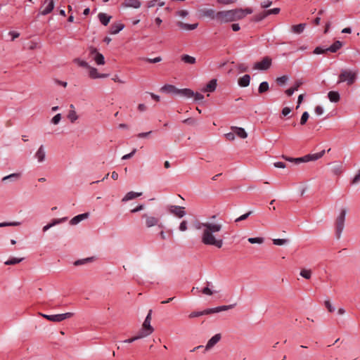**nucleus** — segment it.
Wrapping results in <instances>:
<instances>
[{
    "mask_svg": "<svg viewBox=\"0 0 360 360\" xmlns=\"http://www.w3.org/2000/svg\"><path fill=\"white\" fill-rule=\"evenodd\" d=\"M195 227L202 230L201 242L205 245L221 248L224 244V238L218 234L222 229V224L219 223L196 222Z\"/></svg>",
    "mask_w": 360,
    "mask_h": 360,
    "instance_id": "1",
    "label": "nucleus"
},
{
    "mask_svg": "<svg viewBox=\"0 0 360 360\" xmlns=\"http://www.w3.org/2000/svg\"><path fill=\"white\" fill-rule=\"evenodd\" d=\"M243 15L242 8H236L225 11H219L216 14V17L225 22H231L242 19Z\"/></svg>",
    "mask_w": 360,
    "mask_h": 360,
    "instance_id": "2",
    "label": "nucleus"
},
{
    "mask_svg": "<svg viewBox=\"0 0 360 360\" xmlns=\"http://www.w3.org/2000/svg\"><path fill=\"white\" fill-rule=\"evenodd\" d=\"M357 77V71L348 69H342L338 77V84L347 82V85L353 84Z\"/></svg>",
    "mask_w": 360,
    "mask_h": 360,
    "instance_id": "3",
    "label": "nucleus"
},
{
    "mask_svg": "<svg viewBox=\"0 0 360 360\" xmlns=\"http://www.w3.org/2000/svg\"><path fill=\"white\" fill-rule=\"evenodd\" d=\"M347 210L345 208H342L337 217L335 222V236L337 239H340L341 237L342 232L345 227V221L346 216Z\"/></svg>",
    "mask_w": 360,
    "mask_h": 360,
    "instance_id": "4",
    "label": "nucleus"
},
{
    "mask_svg": "<svg viewBox=\"0 0 360 360\" xmlns=\"http://www.w3.org/2000/svg\"><path fill=\"white\" fill-rule=\"evenodd\" d=\"M152 309H150L139 332L146 338L153 333L154 328L150 325Z\"/></svg>",
    "mask_w": 360,
    "mask_h": 360,
    "instance_id": "5",
    "label": "nucleus"
},
{
    "mask_svg": "<svg viewBox=\"0 0 360 360\" xmlns=\"http://www.w3.org/2000/svg\"><path fill=\"white\" fill-rule=\"evenodd\" d=\"M39 315L46 319L53 322H61L65 319H70L73 316L74 314L72 312H67L65 314H55V315H47L39 313Z\"/></svg>",
    "mask_w": 360,
    "mask_h": 360,
    "instance_id": "6",
    "label": "nucleus"
},
{
    "mask_svg": "<svg viewBox=\"0 0 360 360\" xmlns=\"http://www.w3.org/2000/svg\"><path fill=\"white\" fill-rule=\"evenodd\" d=\"M142 218L145 219V225L147 228H150L155 226H158L160 229H163L164 227L158 217L144 214L142 215Z\"/></svg>",
    "mask_w": 360,
    "mask_h": 360,
    "instance_id": "7",
    "label": "nucleus"
},
{
    "mask_svg": "<svg viewBox=\"0 0 360 360\" xmlns=\"http://www.w3.org/2000/svg\"><path fill=\"white\" fill-rule=\"evenodd\" d=\"M89 56L96 62V63L98 65L105 64V58L103 54L100 53L98 50L93 47L90 46L89 48Z\"/></svg>",
    "mask_w": 360,
    "mask_h": 360,
    "instance_id": "8",
    "label": "nucleus"
},
{
    "mask_svg": "<svg viewBox=\"0 0 360 360\" xmlns=\"http://www.w3.org/2000/svg\"><path fill=\"white\" fill-rule=\"evenodd\" d=\"M167 211L178 218H182L186 215L185 207L179 205H169L167 207Z\"/></svg>",
    "mask_w": 360,
    "mask_h": 360,
    "instance_id": "9",
    "label": "nucleus"
},
{
    "mask_svg": "<svg viewBox=\"0 0 360 360\" xmlns=\"http://www.w3.org/2000/svg\"><path fill=\"white\" fill-rule=\"evenodd\" d=\"M54 1L53 0H44L43 5L40 8L39 14L46 15L50 13L54 8Z\"/></svg>",
    "mask_w": 360,
    "mask_h": 360,
    "instance_id": "10",
    "label": "nucleus"
},
{
    "mask_svg": "<svg viewBox=\"0 0 360 360\" xmlns=\"http://www.w3.org/2000/svg\"><path fill=\"white\" fill-rule=\"evenodd\" d=\"M271 65V58L266 56L264 57L260 62H257L254 65V69L266 70L270 68Z\"/></svg>",
    "mask_w": 360,
    "mask_h": 360,
    "instance_id": "11",
    "label": "nucleus"
},
{
    "mask_svg": "<svg viewBox=\"0 0 360 360\" xmlns=\"http://www.w3.org/2000/svg\"><path fill=\"white\" fill-rule=\"evenodd\" d=\"M221 335L219 333L214 335L213 337H212L207 342L205 348V352L210 350L211 348H212L220 340H221Z\"/></svg>",
    "mask_w": 360,
    "mask_h": 360,
    "instance_id": "12",
    "label": "nucleus"
},
{
    "mask_svg": "<svg viewBox=\"0 0 360 360\" xmlns=\"http://www.w3.org/2000/svg\"><path fill=\"white\" fill-rule=\"evenodd\" d=\"M122 5L126 8H139L141 6V3L139 0H124Z\"/></svg>",
    "mask_w": 360,
    "mask_h": 360,
    "instance_id": "13",
    "label": "nucleus"
},
{
    "mask_svg": "<svg viewBox=\"0 0 360 360\" xmlns=\"http://www.w3.org/2000/svg\"><path fill=\"white\" fill-rule=\"evenodd\" d=\"M176 25L181 30H193L198 27V23L188 24V23H185V22L179 21L176 22Z\"/></svg>",
    "mask_w": 360,
    "mask_h": 360,
    "instance_id": "14",
    "label": "nucleus"
},
{
    "mask_svg": "<svg viewBox=\"0 0 360 360\" xmlns=\"http://www.w3.org/2000/svg\"><path fill=\"white\" fill-rule=\"evenodd\" d=\"M34 156L37 159L39 162H42L45 160L46 152H45L44 146L43 145L40 146V147L36 152Z\"/></svg>",
    "mask_w": 360,
    "mask_h": 360,
    "instance_id": "15",
    "label": "nucleus"
},
{
    "mask_svg": "<svg viewBox=\"0 0 360 360\" xmlns=\"http://www.w3.org/2000/svg\"><path fill=\"white\" fill-rule=\"evenodd\" d=\"M325 153H326L325 150H323L321 152L317 153L308 154V155H305V159L307 160V162L315 161V160H317L319 158H322L324 155Z\"/></svg>",
    "mask_w": 360,
    "mask_h": 360,
    "instance_id": "16",
    "label": "nucleus"
},
{
    "mask_svg": "<svg viewBox=\"0 0 360 360\" xmlns=\"http://www.w3.org/2000/svg\"><path fill=\"white\" fill-rule=\"evenodd\" d=\"M217 88V79H211L208 84L202 89L204 92H213Z\"/></svg>",
    "mask_w": 360,
    "mask_h": 360,
    "instance_id": "17",
    "label": "nucleus"
},
{
    "mask_svg": "<svg viewBox=\"0 0 360 360\" xmlns=\"http://www.w3.org/2000/svg\"><path fill=\"white\" fill-rule=\"evenodd\" d=\"M89 77L92 79H98V78H104L107 77L108 75L106 74H100L98 72V70L95 68L89 67Z\"/></svg>",
    "mask_w": 360,
    "mask_h": 360,
    "instance_id": "18",
    "label": "nucleus"
},
{
    "mask_svg": "<svg viewBox=\"0 0 360 360\" xmlns=\"http://www.w3.org/2000/svg\"><path fill=\"white\" fill-rule=\"evenodd\" d=\"M235 305H236V304H230V305H223V306H219V307H214V308H211L209 309H210V314H211L218 313V312H220L222 311L231 309L233 308Z\"/></svg>",
    "mask_w": 360,
    "mask_h": 360,
    "instance_id": "19",
    "label": "nucleus"
},
{
    "mask_svg": "<svg viewBox=\"0 0 360 360\" xmlns=\"http://www.w3.org/2000/svg\"><path fill=\"white\" fill-rule=\"evenodd\" d=\"M141 195H142V193L141 192L130 191V192H128L124 195V197L122 199V202H127V201L133 200V199H134L136 198L140 197Z\"/></svg>",
    "mask_w": 360,
    "mask_h": 360,
    "instance_id": "20",
    "label": "nucleus"
},
{
    "mask_svg": "<svg viewBox=\"0 0 360 360\" xmlns=\"http://www.w3.org/2000/svg\"><path fill=\"white\" fill-rule=\"evenodd\" d=\"M89 217V213H83L74 217L70 221L71 225H76L81 221L86 219Z\"/></svg>",
    "mask_w": 360,
    "mask_h": 360,
    "instance_id": "21",
    "label": "nucleus"
},
{
    "mask_svg": "<svg viewBox=\"0 0 360 360\" xmlns=\"http://www.w3.org/2000/svg\"><path fill=\"white\" fill-rule=\"evenodd\" d=\"M124 27V25L122 23H114L110 26V33L111 34H116L122 30Z\"/></svg>",
    "mask_w": 360,
    "mask_h": 360,
    "instance_id": "22",
    "label": "nucleus"
},
{
    "mask_svg": "<svg viewBox=\"0 0 360 360\" xmlns=\"http://www.w3.org/2000/svg\"><path fill=\"white\" fill-rule=\"evenodd\" d=\"M231 129H232V131H233L235 134H236L238 136H239L241 139H245L248 136V134L246 133V131H245V129L243 128L232 127Z\"/></svg>",
    "mask_w": 360,
    "mask_h": 360,
    "instance_id": "23",
    "label": "nucleus"
},
{
    "mask_svg": "<svg viewBox=\"0 0 360 360\" xmlns=\"http://www.w3.org/2000/svg\"><path fill=\"white\" fill-rule=\"evenodd\" d=\"M250 76L249 75H245L242 77L238 79V85L241 87H246L250 84Z\"/></svg>",
    "mask_w": 360,
    "mask_h": 360,
    "instance_id": "24",
    "label": "nucleus"
},
{
    "mask_svg": "<svg viewBox=\"0 0 360 360\" xmlns=\"http://www.w3.org/2000/svg\"><path fill=\"white\" fill-rule=\"evenodd\" d=\"M178 89H179L176 88V86L172 84H165L161 88V91L173 94H177Z\"/></svg>",
    "mask_w": 360,
    "mask_h": 360,
    "instance_id": "25",
    "label": "nucleus"
},
{
    "mask_svg": "<svg viewBox=\"0 0 360 360\" xmlns=\"http://www.w3.org/2000/svg\"><path fill=\"white\" fill-rule=\"evenodd\" d=\"M306 25V23H300L298 25H292L291 27V32L295 34H300L303 32Z\"/></svg>",
    "mask_w": 360,
    "mask_h": 360,
    "instance_id": "26",
    "label": "nucleus"
},
{
    "mask_svg": "<svg viewBox=\"0 0 360 360\" xmlns=\"http://www.w3.org/2000/svg\"><path fill=\"white\" fill-rule=\"evenodd\" d=\"M98 18L101 23L105 26L108 25L111 19L110 15H108L106 13H99L98 15Z\"/></svg>",
    "mask_w": 360,
    "mask_h": 360,
    "instance_id": "27",
    "label": "nucleus"
},
{
    "mask_svg": "<svg viewBox=\"0 0 360 360\" xmlns=\"http://www.w3.org/2000/svg\"><path fill=\"white\" fill-rule=\"evenodd\" d=\"M342 46V43L340 41H335L330 46L326 48L327 51L331 53L337 52Z\"/></svg>",
    "mask_w": 360,
    "mask_h": 360,
    "instance_id": "28",
    "label": "nucleus"
},
{
    "mask_svg": "<svg viewBox=\"0 0 360 360\" xmlns=\"http://www.w3.org/2000/svg\"><path fill=\"white\" fill-rule=\"evenodd\" d=\"M178 95L184 97H193L194 92L190 89H178Z\"/></svg>",
    "mask_w": 360,
    "mask_h": 360,
    "instance_id": "29",
    "label": "nucleus"
},
{
    "mask_svg": "<svg viewBox=\"0 0 360 360\" xmlns=\"http://www.w3.org/2000/svg\"><path fill=\"white\" fill-rule=\"evenodd\" d=\"M328 97L330 102L337 103L340 101V94L338 91H330L328 94Z\"/></svg>",
    "mask_w": 360,
    "mask_h": 360,
    "instance_id": "30",
    "label": "nucleus"
},
{
    "mask_svg": "<svg viewBox=\"0 0 360 360\" xmlns=\"http://www.w3.org/2000/svg\"><path fill=\"white\" fill-rule=\"evenodd\" d=\"M70 107L71 110L68 112V118L70 120V121L72 123H73L78 119V116H77L75 110H74L75 109L74 105L72 104H71Z\"/></svg>",
    "mask_w": 360,
    "mask_h": 360,
    "instance_id": "31",
    "label": "nucleus"
},
{
    "mask_svg": "<svg viewBox=\"0 0 360 360\" xmlns=\"http://www.w3.org/2000/svg\"><path fill=\"white\" fill-rule=\"evenodd\" d=\"M181 60L187 64H195L196 63V59L195 57L191 56L187 54H184L181 56Z\"/></svg>",
    "mask_w": 360,
    "mask_h": 360,
    "instance_id": "32",
    "label": "nucleus"
},
{
    "mask_svg": "<svg viewBox=\"0 0 360 360\" xmlns=\"http://www.w3.org/2000/svg\"><path fill=\"white\" fill-rule=\"evenodd\" d=\"M208 314H210V311L209 309H205L201 311H193L188 315V317L190 319H193V318L198 317V316H200L202 315H208Z\"/></svg>",
    "mask_w": 360,
    "mask_h": 360,
    "instance_id": "33",
    "label": "nucleus"
},
{
    "mask_svg": "<svg viewBox=\"0 0 360 360\" xmlns=\"http://www.w3.org/2000/svg\"><path fill=\"white\" fill-rule=\"evenodd\" d=\"M300 276L307 280L310 279L312 275L311 269H302L300 273Z\"/></svg>",
    "mask_w": 360,
    "mask_h": 360,
    "instance_id": "34",
    "label": "nucleus"
},
{
    "mask_svg": "<svg viewBox=\"0 0 360 360\" xmlns=\"http://www.w3.org/2000/svg\"><path fill=\"white\" fill-rule=\"evenodd\" d=\"M269 83L267 82H262L259 86L258 92L259 94H264L269 91Z\"/></svg>",
    "mask_w": 360,
    "mask_h": 360,
    "instance_id": "35",
    "label": "nucleus"
},
{
    "mask_svg": "<svg viewBox=\"0 0 360 360\" xmlns=\"http://www.w3.org/2000/svg\"><path fill=\"white\" fill-rule=\"evenodd\" d=\"M24 259V258H15V257H13V258H11L9 259H8L7 261H6L4 262V264L6 265H14V264H18L20 263V262H22V260Z\"/></svg>",
    "mask_w": 360,
    "mask_h": 360,
    "instance_id": "36",
    "label": "nucleus"
},
{
    "mask_svg": "<svg viewBox=\"0 0 360 360\" xmlns=\"http://www.w3.org/2000/svg\"><path fill=\"white\" fill-rule=\"evenodd\" d=\"M20 173H13L11 174H9L8 176H4L2 179V181H6L8 179L18 180V179H20Z\"/></svg>",
    "mask_w": 360,
    "mask_h": 360,
    "instance_id": "37",
    "label": "nucleus"
},
{
    "mask_svg": "<svg viewBox=\"0 0 360 360\" xmlns=\"http://www.w3.org/2000/svg\"><path fill=\"white\" fill-rule=\"evenodd\" d=\"M145 338L139 331L138 332V333L136 334V335L131 338H129V339H127L124 341V342H126V343H131L137 340H139V339H141V338Z\"/></svg>",
    "mask_w": 360,
    "mask_h": 360,
    "instance_id": "38",
    "label": "nucleus"
},
{
    "mask_svg": "<svg viewBox=\"0 0 360 360\" xmlns=\"http://www.w3.org/2000/svg\"><path fill=\"white\" fill-rule=\"evenodd\" d=\"M207 286L205 287L202 290V292L204 294V295H212L214 294V291H212L210 288L209 286L210 285H212L211 283L209 282V281H207Z\"/></svg>",
    "mask_w": 360,
    "mask_h": 360,
    "instance_id": "39",
    "label": "nucleus"
},
{
    "mask_svg": "<svg viewBox=\"0 0 360 360\" xmlns=\"http://www.w3.org/2000/svg\"><path fill=\"white\" fill-rule=\"evenodd\" d=\"M264 238L262 237H257V238H249L248 241L249 243L254 244V243H258L262 244L264 243Z\"/></svg>",
    "mask_w": 360,
    "mask_h": 360,
    "instance_id": "40",
    "label": "nucleus"
},
{
    "mask_svg": "<svg viewBox=\"0 0 360 360\" xmlns=\"http://www.w3.org/2000/svg\"><path fill=\"white\" fill-rule=\"evenodd\" d=\"M92 259H93L92 257H88V258L83 259H78L74 262V265L75 266L82 265V264H86L87 262L92 261Z\"/></svg>",
    "mask_w": 360,
    "mask_h": 360,
    "instance_id": "41",
    "label": "nucleus"
},
{
    "mask_svg": "<svg viewBox=\"0 0 360 360\" xmlns=\"http://www.w3.org/2000/svg\"><path fill=\"white\" fill-rule=\"evenodd\" d=\"M272 241H273V244L276 245H283L288 243V239H280V238L273 239Z\"/></svg>",
    "mask_w": 360,
    "mask_h": 360,
    "instance_id": "42",
    "label": "nucleus"
},
{
    "mask_svg": "<svg viewBox=\"0 0 360 360\" xmlns=\"http://www.w3.org/2000/svg\"><path fill=\"white\" fill-rule=\"evenodd\" d=\"M266 11L263 13H260L259 14H257L254 16V20L256 22H259L262 20H264L266 17Z\"/></svg>",
    "mask_w": 360,
    "mask_h": 360,
    "instance_id": "43",
    "label": "nucleus"
},
{
    "mask_svg": "<svg viewBox=\"0 0 360 360\" xmlns=\"http://www.w3.org/2000/svg\"><path fill=\"white\" fill-rule=\"evenodd\" d=\"M288 79V76L283 75V76L278 77L276 79V83L278 85H283L287 82Z\"/></svg>",
    "mask_w": 360,
    "mask_h": 360,
    "instance_id": "44",
    "label": "nucleus"
},
{
    "mask_svg": "<svg viewBox=\"0 0 360 360\" xmlns=\"http://www.w3.org/2000/svg\"><path fill=\"white\" fill-rule=\"evenodd\" d=\"M19 225H20V222L18 221L0 223V227L16 226Z\"/></svg>",
    "mask_w": 360,
    "mask_h": 360,
    "instance_id": "45",
    "label": "nucleus"
},
{
    "mask_svg": "<svg viewBox=\"0 0 360 360\" xmlns=\"http://www.w3.org/2000/svg\"><path fill=\"white\" fill-rule=\"evenodd\" d=\"M309 118V113L307 112H304L302 115L301 119H300V124L304 125L307 122V120Z\"/></svg>",
    "mask_w": 360,
    "mask_h": 360,
    "instance_id": "46",
    "label": "nucleus"
},
{
    "mask_svg": "<svg viewBox=\"0 0 360 360\" xmlns=\"http://www.w3.org/2000/svg\"><path fill=\"white\" fill-rule=\"evenodd\" d=\"M74 61L75 63H77L80 67L86 68H89L90 67L86 61L82 60L79 58L75 59Z\"/></svg>",
    "mask_w": 360,
    "mask_h": 360,
    "instance_id": "47",
    "label": "nucleus"
},
{
    "mask_svg": "<svg viewBox=\"0 0 360 360\" xmlns=\"http://www.w3.org/2000/svg\"><path fill=\"white\" fill-rule=\"evenodd\" d=\"M332 172L335 175H340V174H341L342 172V165H338V166L333 167V169H332Z\"/></svg>",
    "mask_w": 360,
    "mask_h": 360,
    "instance_id": "48",
    "label": "nucleus"
},
{
    "mask_svg": "<svg viewBox=\"0 0 360 360\" xmlns=\"http://www.w3.org/2000/svg\"><path fill=\"white\" fill-rule=\"evenodd\" d=\"M252 213V211H249L247 213L241 215L240 217H238L236 220H235V222H238V221H243V220H245L246 219H248V217Z\"/></svg>",
    "mask_w": 360,
    "mask_h": 360,
    "instance_id": "49",
    "label": "nucleus"
},
{
    "mask_svg": "<svg viewBox=\"0 0 360 360\" xmlns=\"http://www.w3.org/2000/svg\"><path fill=\"white\" fill-rule=\"evenodd\" d=\"M328 51H326V48L323 49V48H322L321 46L316 47L315 49L313 51V53L314 54H322V53H326Z\"/></svg>",
    "mask_w": 360,
    "mask_h": 360,
    "instance_id": "50",
    "label": "nucleus"
},
{
    "mask_svg": "<svg viewBox=\"0 0 360 360\" xmlns=\"http://www.w3.org/2000/svg\"><path fill=\"white\" fill-rule=\"evenodd\" d=\"M280 12V8H273V9H269V10H267L266 11V15H276V14H278Z\"/></svg>",
    "mask_w": 360,
    "mask_h": 360,
    "instance_id": "51",
    "label": "nucleus"
},
{
    "mask_svg": "<svg viewBox=\"0 0 360 360\" xmlns=\"http://www.w3.org/2000/svg\"><path fill=\"white\" fill-rule=\"evenodd\" d=\"M179 230L181 231H185L188 229V223H187V221L186 220H184L182 221L181 223H180V225H179Z\"/></svg>",
    "mask_w": 360,
    "mask_h": 360,
    "instance_id": "52",
    "label": "nucleus"
},
{
    "mask_svg": "<svg viewBox=\"0 0 360 360\" xmlns=\"http://www.w3.org/2000/svg\"><path fill=\"white\" fill-rule=\"evenodd\" d=\"M61 120V115L60 113L56 115L51 120L53 124H58Z\"/></svg>",
    "mask_w": 360,
    "mask_h": 360,
    "instance_id": "53",
    "label": "nucleus"
},
{
    "mask_svg": "<svg viewBox=\"0 0 360 360\" xmlns=\"http://www.w3.org/2000/svg\"><path fill=\"white\" fill-rule=\"evenodd\" d=\"M146 60L150 63H156L160 62L162 60V58L158 56L155 58H146Z\"/></svg>",
    "mask_w": 360,
    "mask_h": 360,
    "instance_id": "54",
    "label": "nucleus"
},
{
    "mask_svg": "<svg viewBox=\"0 0 360 360\" xmlns=\"http://www.w3.org/2000/svg\"><path fill=\"white\" fill-rule=\"evenodd\" d=\"M66 220H67V218H66V217H64V218H62V219H53V220L52 221V222H51V223H50V224H51V225L52 226H55V225H56V224H60V222L65 221H66Z\"/></svg>",
    "mask_w": 360,
    "mask_h": 360,
    "instance_id": "55",
    "label": "nucleus"
},
{
    "mask_svg": "<svg viewBox=\"0 0 360 360\" xmlns=\"http://www.w3.org/2000/svg\"><path fill=\"white\" fill-rule=\"evenodd\" d=\"M360 181V169H359L357 174L354 176L352 181V184H356Z\"/></svg>",
    "mask_w": 360,
    "mask_h": 360,
    "instance_id": "56",
    "label": "nucleus"
},
{
    "mask_svg": "<svg viewBox=\"0 0 360 360\" xmlns=\"http://www.w3.org/2000/svg\"><path fill=\"white\" fill-rule=\"evenodd\" d=\"M325 306L330 312H333L335 311V308L332 306L329 300L325 301Z\"/></svg>",
    "mask_w": 360,
    "mask_h": 360,
    "instance_id": "57",
    "label": "nucleus"
},
{
    "mask_svg": "<svg viewBox=\"0 0 360 360\" xmlns=\"http://www.w3.org/2000/svg\"><path fill=\"white\" fill-rule=\"evenodd\" d=\"M136 149L134 148L130 153L126 154L124 156H122V160H128L133 157V155L136 153Z\"/></svg>",
    "mask_w": 360,
    "mask_h": 360,
    "instance_id": "58",
    "label": "nucleus"
},
{
    "mask_svg": "<svg viewBox=\"0 0 360 360\" xmlns=\"http://www.w3.org/2000/svg\"><path fill=\"white\" fill-rule=\"evenodd\" d=\"M293 162H295V164H300L302 162H307V160L305 159V155H304L301 158H294Z\"/></svg>",
    "mask_w": 360,
    "mask_h": 360,
    "instance_id": "59",
    "label": "nucleus"
},
{
    "mask_svg": "<svg viewBox=\"0 0 360 360\" xmlns=\"http://www.w3.org/2000/svg\"><path fill=\"white\" fill-rule=\"evenodd\" d=\"M205 15L208 16L211 18H214V11L212 9H208L204 12Z\"/></svg>",
    "mask_w": 360,
    "mask_h": 360,
    "instance_id": "60",
    "label": "nucleus"
},
{
    "mask_svg": "<svg viewBox=\"0 0 360 360\" xmlns=\"http://www.w3.org/2000/svg\"><path fill=\"white\" fill-rule=\"evenodd\" d=\"M238 70L241 72H244L248 71V68L245 64L241 63L238 65Z\"/></svg>",
    "mask_w": 360,
    "mask_h": 360,
    "instance_id": "61",
    "label": "nucleus"
},
{
    "mask_svg": "<svg viewBox=\"0 0 360 360\" xmlns=\"http://www.w3.org/2000/svg\"><path fill=\"white\" fill-rule=\"evenodd\" d=\"M271 4H272V1L267 0V1H262L261 3V6H262V8H269Z\"/></svg>",
    "mask_w": 360,
    "mask_h": 360,
    "instance_id": "62",
    "label": "nucleus"
},
{
    "mask_svg": "<svg viewBox=\"0 0 360 360\" xmlns=\"http://www.w3.org/2000/svg\"><path fill=\"white\" fill-rule=\"evenodd\" d=\"M176 14L181 18H185L188 15V12L186 10H181L177 11Z\"/></svg>",
    "mask_w": 360,
    "mask_h": 360,
    "instance_id": "63",
    "label": "nucleus"
},
{
    "mask_svg": "<svg viewBox=\"0 0 360 360\" xmlns=\"http://www.w3.org/2000/svg\"><path fill=\"white\" fill-rule=\"evenodd\" d=\"M183 122H184V124H190V125H193V124H195V122H195V120L194 119H193V118H187V119L184 120L183 121Z\"/></svg>",
    "mask_w": 360,
    "mask_h": 360,
    "instance_id": "64",
    "label": "nucleus"
}]
</instances>
